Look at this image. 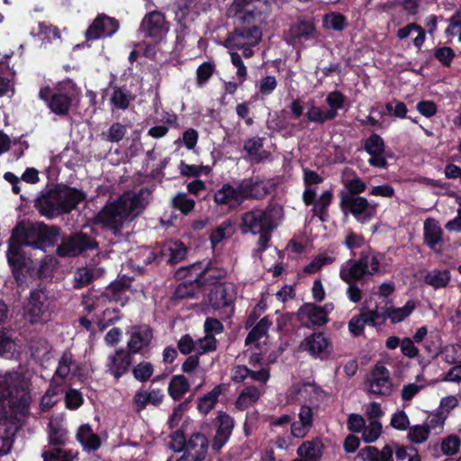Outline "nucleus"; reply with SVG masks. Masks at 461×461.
Here are the masks:
<instances>
[{
  "instance_id": "obj_1",
  "label": "nucleus",
  "mask_w": 461,
  "mask_h": 461,
  "mask_svg": "<svg viewBox=\"0 0 461 461\" xmlns=\"http://www.w3.org/2000/svg\"><path fill=\"white\" fill-rule=\"evenodd\" d=\"M30 379L17 372L0 375V456L10 452L18 422L27 413Z\"/></svg>"
},
{
  "instance_id": "obj_2",
  "label": "nucleus",
  "mask_w": 461,
  "mask_h": 461,
  "mask_svg": "<svg viewBox=\"0 0 461 461\" xmlns=\"http://www.w3.org/2000/svg\"><path fill=\"white\" fill-rule=\"evenodd\" d=\"M149 194L140 190L139 193L126 192L116 201L107 203L95 216V222L103 224L117 233L126 222L138 216L149 203Z\"/></svg>"
},
{
  "instance_id": "obj_3",
  "label": "nucleus",
  "mask_w": 461,
  "mask_h": 461,
  "mask_svg": "<svg viewBox=\"0 0 461 461\" xmlns=\"http://www.w3.org/2000/svg\"><path fill=\"white\" fill-rule=\"evenodd\" d=\"M272 11L270 0H233L227 15L242 23H266Z\"/></svg>"
},
{
  "instance_id": "obj_4",
  "label": "nucleus",
  "mask_w": 461,
  "mask_h": 461,
  "mask_svg": "<svg viewBox=\"0 0 461 461\" xmlns=\"http://www.w3.org/2000/svg\"><path fill=\"white\" fill-rule=\"evenodd\" d=\"M323 178L316 172L310 169H303V182L305 189L303 194V200L306 205H312V211L321 221H325L326 211L333 197L331 190H326L317 198V191L313 186L321 184Z\"/></svg>"
},
{
  "instance_id": "obj_5",
  "label": "nucleus",
  "mask_w": 461,
  "mask_h": 461,
  "mask_svg": "<svg viewBox=\"0 0 461 461\" xmlns=\"http://www.w3.org/2000/svg\"><path fill=\"white\" fill-rule=\"evenodd\" d=\"M77 95V86L71 80L59 83L54 92L50 87L41 88L39 92L40 98L47 102L49 108L59 115L68 113L72 100Z\"/></svg>"
},
{
  "instance_id": "obj_6",
  "label": "nucleus",
  "mask_w": 461,
  "mask_h": 461,
  "mask_svg": "<svg viewBox=\"0 0 461 461\" xmlns=\"http://www.w3.org/2000/svg\"><path fill=\"white\" fill-rule=\"evenodd\" d=\"M339 205L344 214H352L362 224L372 221L377 212L375 203L358 195L341 194Z\"/></svg>"
},
{
  "instance_id": "obj_7",
  "label": "nucleus",
  "mask_w": 461,
  "mask_h": 461,
  "mask_svg": "<svg viewBox=\"0 0 461 461\" xmlns=\"http://www.w3.org/2000/svg\"><path fill=\"white\" fill-rule=\"evenodd\" d=\"M30 245L27 240L26 227L23 223L17 224L9 240V248L6 252L8 264L17 279L19 278V271L25 266V257L22 249L23 247Z\"/></svg>"
},
{
  "instance_id": "obj_8",
  "label": "nucleus",
  "mask_w": 461,
  "mask_h": 461,
  "mask_svg": "<svg viewBox=\"0 0 461 461\" xmlns=\"http://www.w3.org/2000/svg\"><path fill=\"white\" fill-rule=\"evenodd\" d=\"M325 392L315 383L305 382L294 384L286 393L289 403H316L323 400Z\"/></svg>"
},
{
  "instance_id": "obj_9",
  "label": "nucleus",
  "mask_w": 461,
  "mask_h": 461,
  "mask_svg": "<svg viewBox=\"0 0 461 461\" xmlns=\"http://www.w3.org/2000/svg\"><path fill=\"white\" fill-rule=\"evenodd\" d=\"M249 181H243L240 185H223L214 194V201L218 204L234 207L240 204L246 197L251 196Z\"/></svg>"
},
{
  "instance_id": "obj_10",
  "label": "nucleus",
  "mask_w": 461,
  "mask_h": 461,
  "mask_svg": "<svg viewBox=\"0 0 461 461\" xmlns=\"http://www.w3.org/2000/svg\"><path fill=\"white\" fill-rule=\"evenodd\" d=\"M125 292V286L120 283L112 284L105 289L104 293L91 292L83 297L82 303L85 309L91 312L102 308L107 302L120 301Z\"/></svg>"
},
{
  "instance_id": "obj_11",
  "label": "nucleus",
  "mask_w": 461,
  "mask_h": 461,
  "mask_svg": "<svg viewBox=\"0 0 461 461\" xmlns=\"http://www.w3.org/2000/svg\"><path fill=\"white\" fill-rule=\"evenodd\" d=\"M169 23L165 15L158 11L147 14L140 23V31L145 36L156 41H162L169 32Z\"/></svg>"
},
{
  "instance_id": "obj_12",
  "label": "nucleus",
  "mask_w": 461,
  "mask_h": 461,
  "mask_svg": "<svg viewBox=\"0 0 461 461\" xmlns=\"http://www.w3.org/2000/svg\"><path fill=\"white\" fill-rule=\"evenodd\" d=\"M178 278L194 277V281L198 285L214 284V282L225 276L224 270H219L213 267L204 269L201 263L193 264L187 267L180 268L176 271Z\"/></svg>"
},
{
  "instance_id": "obj_13",
  "label": "nucleus",
  "mask_w": 461,
  "mask_h": 461,
  "mask_svg": "<svg viewBox=\"0 0 461 461\" xmlns=\"http://www.w3.org/2000/svg\"><path fill=\"white\" fill-rule=\"evenodd\" d=\"M97 243L84 233H77L69 238L64 239L58 247L57 252L61 257H76L80 253L94 249Z\"/></svg>"
},
{
  "instance_id": "obj_14",
  "label": "nucleus",
  "mask_w": 461,
  "mask_h": 461,
  "mask_svg": "<svg viewBox=\"0 0 461 461\" xmlns=\"http://www.w3.org/2000/svg\"><path fill=\"white\" fill-rule=\"evenodd\" d=\"M47 296L42 291H33L24 309L25 317L32 323L46 321L50 318Z\"/></svg>"
},
{
  "instance_id": "obj_15",
  "label": "nucleus",
  "mask_w": 461,
  "mask_h": 461,
  "mask_svg": "<svg viewBox=\"0 0 461 461\" xmlns=\"http://www.w3.org/2000/svg\"><path fill=\"white\" fill-rule=\"evenodd\" d=\"M300 348L315 358L324 359L331 352V343L324 333L314 332L304 338Z\"/></svg>"
},
{
  "instance_id": "obj_16",
  "label": "nucleus",
  "mask_w": 461,
  "mask_h": 461,
  "mask_svg": "<svg viewBox=\"0 0 461 461\" xmlns=\"http://www.w3.org/2000/svg\"><path fill=\"white\" fill-rule=\"evenodd\" d=\"M392 386L389 370L383 365H376L367 379L368 392L376 395H390Z\"/></svg>"
},
{
  "instance_id": "obj_17",
  "label": "nucleus",
  "mask_w": 461,
  "mask_h": 461,
  "mask_svg": "<svg viewBox=\"0 0 461 461\" xmlns=\"http://www.w3.org/2000/svg\"><path fill=\"white\" fill-rule=\"evenodd\" d=\"M274 228L275 225L270 215L262 210L248 212L242 217V230L244 232L257 234Z\"/></svg>"
},
{
  "instance_id": "obj_18",
  "label": "nucleus",
  "mask_w": 461,
  "mask_h": 461,
  "mask_svg": "<svg viewBox=\"0 0 461 461\" xmlns=\"http://www.w3.org/2000/svg\"><path fill=\"white\" fill-rule=\"evenodd\" d=\"M208 445L204 435L193 434L186 441L184 454L176 461H203L207 455Z\"/></svg>"
},
{
  "instance_id": "obj_19",
  "label": "nucleus",
  "mask_w": 461,
  "mask_h": 461,
  "mask_svg": "<svg viewBox=\"0 0 461 461\" xmlns=\"http://www.w3.org/2000/svg\"><path fill=\"white\" fill-rule=\"evenodd\" d=\"M127 335V347L131 354L141 352L153 339L152 330L148 325L132 326L128 330Z\"/></svg>"
},
{
  "instance_id": "obj_20",
  "label": "nucleus",
  "mask_w": 461,
  "mask_h": 461,
  "mask_svg": "<svg viewBox=\"0 0 461 461\" xmlns=\"http://www.w3.org/2000/svg\"><path fill=\"white\" fill-rule=\"evenodd\" d=\"M235 294V286L232 283H220L211 290L208 294V301L215 310L230 307L234 300Z\"/></svg>"
},
{
  "instance_id": "obj_21",
  "label": "nucleus",
  "mask_w": 461,
  "mask_h": 461,
  "mask_svg": "<svg viewBox=\"0 0 461 461\" xmlns=\"http://www.w3.org/2000/svg\"><path fill=\"white\" fill-rule=\"evenodd\" d=\"M365 149L370 155L368 163L371 166L379 168L387 167L385 145L382 137L375 133L370 135L365 141Z\"/></svg>"
},
{
  "instance_id": "obj_22",
  "label": "nucleus",
  "mask_w": 461,
  "mask_h": 461,
  "mask_svg": "<svg viewBox=\"0 0 461 461\" xmlns=\"http://www.w3.org/2000/svg\"><path fill=\"white\" fill-rule=\"evenodd\" d=\"M119 28L118 23L104 15L97 16L86 32L87 41L98 40L102 37H111Z\"/></svg>"
},
{
  "instance_id": "obj_23",
  "label": "nucleus",
  "mask_w": 461,
  "mask_h": 461,
  "mask_svg": "<svg viewBox=\"0 0 461 461\" xmlns=\"http://www.w3.org/2000/svg\"><path fill=\"white\" fill-rule=\"evenodd\" d=\"M61 198L58 187L43 194L36 200L35 206L39 212L47 217H54L63 213Z\"/></svg>"
},
{
  "instance_id": "obj_24",
  "label": "nucleus",
  "mask_w": 461,
  "mask_h": 461,
  "mask_svg": "<svg viewBox=\"0 0 461 461\" xmlns=\"http://www.w3.org/2000/svg\"><path fill=\"white\" fill-rule=\"evenodd\" d=\"M132 357L130 352L121 348L107 357V371L116 379L125 375L131 365Z\"/></svg>"
},
{
  "instance_id": "obj_25",
  "label": "nucleus",
  "mask_w": 461,
  "mask_h": 461,
  "mask_svg": "<svg viewBox=\"0 0 461 461\" xmlns=\"http://www.w3.org/2000/svg\"><path fill=\"white\" fill-rule=\"evenodd\" d=\"M313 425L312 409L305 404L302 405L298 413V420L291 424V435L295 438H303L310 432Z\"/></svg>"
},
{
  "instance_id": "obj_26",
  "label": "nucleus",
  "mask_w": 461,
  "mask_h": 461,
  "mask_svg": "<svg viewBox=\"0 0 461 461\" xmlns=\"http://www.w3.org/2000/svg\"><path fill=\"white\" fill-rule=\"evenodd\" d=\"M218 428L212 441V448L221 449L229 440L234 428L233 419L226 412L220 411L217 416Z\"/></svg>"
},
{
  "instance_id": "obj_27",
  "label": "nucleus",
  "mask_w": 461,
  "mask_h": 461,
  "mask_svg": "<svg viewBox=\"0 0 461 461\" xmlns=\"http://www.w3.org/2000/svg\"><path fill=\"white\" fill-rule=\"evenodd\" d=\"M175 14L176 21L183 26H187L199 14L197 0H179Z\"/></svg>"
},
{
  "instance_id": "obj_28",
  "label": "nucleus",
  "mask_w": 461,
  "mask_h": 461,
  "mask_svg": "<svg viewBox=\"0 0 461 461\" xmlns=\"http://www.w3.org/2000/svg\"><path fill=\"white\" fill-rule=\"evenodd\" d=\"M300 321L306 326H321L327 322L325 312L321 310L320 306L312 303H307L302 306L298 312Z\"/></svg>"
},
{
  "instance_id": "obj_29",
  "label": "nucleus",
  "mask_w": 461,
  "mask_h": 461,
  "mask_svg": "<svg viewBox=\"0 0 461 461\" xmlns=\"http://www.w3.org/2000/svg\"><path fill=\"white\" fill-rule=\"evenodd\" d=\"M362 264L366 268V275H373L375 273H385L389 270L391 264L387 262L385 257L379 253L370 252L363 255L361 258Z\"/></svg>"
},
{
  "instance_id": "obj_30",
  "label": "nucleus",
  "mask_w": 461,
  "mask_h": 461,
  "mask_svg": "<svg viewBox=\"0 0 461 461\" xmlns=\"http://www.w3.org/2000/svg\"><path fill=\"white\" fill-rule=\"evenodd\" d=\"M316 36L315 27L312 23L301 22L292 26L288 32V41L295 44L299 41H308Z\"/></svg>"
},
{
  "instance_id": "obj_31",
  "label": "nucleus",
  "mask_w": 461,
  "mask_h": 461,
  "mask_svg": "<svg viewBox=\"0 0 461 461\" xmlns=\"http://www.w3.org/2000/svg\"><path fill=\"white\" fill-rule=\"evenodd\" d=\"M323 443L321 438L304 441L298 448V456H303L304 461H320L322 456Z\"/></svg>"
},
{
  "instance_id": "obj_32",
  "label": "nucleus",
  "mask_w": 461,
  "mask_h": 461,
  "mask_svg": "<svg viewBox=\"0 0 461 461\" xmlns=\"http://www.w3.org/2000/svg\"><path fill=\"white\" fill-rule=\"evenodd\" d=\"M365 269L361 258L358 261L349 259L342 264L339 276L343 281L350 283L364 277L366 276Z\"/></svg>"
},
{
  "instance_id": "obj_33",
  "label": "nucleus",
  "mask_w": 461,
  "mask_h": 461,
  "mask_svg": "<svg viewBox=\"0 0 461 461\" xmlns=\"http://www.w3.org/2000/svg\"><path fill=\"white\" fill-rule=\"evenodd\" d=\"M64 212H68L82 202L86 195L82 191L68 186L58 187Z\"/></svg>"
},
{
  "instance_id": "obj_34",
  "label": "nucleus",
  "mask_w": 461,
  "mask_h": 461,
  "mask_svg": "<svg viewBox=\"0 0 461 461\" xmlns=\"http://www.w3.org/2000/svg\"><path fill=\"white\" fill-rule=\"evenodd\" d=\"M442 230L434 219H427L424 221V239L427 245L433 250H439Z\"/></svg>"
},
{
  "instance_id": "obj_35",
  "label": "nucleus",
  "mask_w": 461,
  "mask_h": 461,
  "mask_svg": "<svg viewBox=\"0 0 461 461\" xmlns=\"http://www.w3.org/2000/svg\"><path fill=\"white\" fill-rule=\"evenodd\" d=\"M341 182L348 191L347 194L357 195V194L363 193L366 188V183L357 176L354 170L350 168H346L343 170L341 175Z\"/></svg>"
},
{
  "instance_id": "obj_36",
  "label": "nucleus",
  "mask_w": 461,
  "mask_h": 461,
  "mask_svg": "<svg viewBox=\"0 0 461 461\" xmlns=\"http://www.w3.org/2000/svg\"><path fill=\"white\" fill-rule=\"evenodd\" d=\"M77 438L84 449L87 451L96 450L101 446L99 436L87 424L80 426L77 433Z\"/></svg>"
},
{
  "instance_id": "obj_37",
  "label": "nucleus",
  "mask_w": 461,
  "mask_h": 461,
  "mask_svg": "<svg viewBox=\"0 0 461 461\" xmlns=\"http://www.w3.org/2000/svg\"><path fill=\"white\" fill-rule=\"evenodd\" d=\"M14 71L9 67L7 61H0V97L5 95H13L14 93Z\"/></svg>"
},
{
  "instance_id": "obj_38",
  "label": "nucleus",
  "mask_w": 461,
  "mask_h": 461,
  "mask_svg": "<svg viewBox=\"0 0 461 461\" xmlns=\"http://www.w3.org/2000/svg\"><path fill=\"white\" fill-rule=\"evenodd\" d=\"M226 390L225 384H218L212 391L199 398L197 409L203 414H207L215 406L220 395Z\"/></svg>"
},
{
  "instance_id": "obj_39",
  "label": "nucleus",
  "mask_w": 461,
  "mask_h": 461,
  "mask_svg": "<svg viewBox=\"0 0 461 461\" xmlns=\"http://www.w3.org/2000/svg\"><path fill=\"white\" fill-rule=\"evenodd\" d=\"M185 254V247L178 241H167L161 248V256L167 258V260L171 264L181 261Z\"/></svg>"
},
{
  "instance_id": "obj_40",
  "label": "nucleus",
  "mask_w": 461,
  "mask_h": 461,
  "mask_svg": "<svg viewBox=\"0 0 461 461\" xmlns=\"http://www.w3.org/2000/svg\"><path fill=\"white\" fill-rule=\"evenodd\" d=\"M164 394L161 390L154 389L149 392L139 391L134 395V403L138 409H144L149 403L158 405L162 402Z\"/></svg>"
},
{
  "instance_id": "obj_41",
  "label": "nucleus",
  "mask_w": 461,
  "mask_h": 461,
  "mask_svg": "<svg viewBox=\"0 0 461 461\" xmlns=\"http://www.w3.org/2000/svg\"><path fill=\"white\" fill-rule=\"evenodd\" d=\"M416 307V303L412 300H409L402 307H387L384 311L385 317L393 323H399L409 317Z\"/></svg>"
},
{
  "instance_id": "obj_42",
  "label": "nucleus",
  "mask_w": 461,
  "mask_h": 461,
  "mask_svg": "<svg viewBox=\"0 0 461 461\" xmlns=\"http://www.w3.org/2000/svg\"><path fill=\"white\" fill-rule=\"evenodd\" d=\"M450 273L447 269H432L423 277L425 284L435 289L444 288L450 281Z\"/></svg>"
},
{
  "instance_id": "obj_43",
  "label": "nucleus",
  "mask_w": 461,
  "mask_h": 461,
  "mask_svg": "<svg viewBox=\"0 0 461 461\" xmlns=\"http://www.w3.org/2000/svg\"><path fill=\"white\" fill-rule=\"evenodd\" d=\"M270 322L267 318L260 320V321L252 329L246 339V344H253L257 348H260L261 343L267 342V331L269 328Z\"/></svg>"
},
{
  "instance_id": "obj_44",
  "label": "nucleus",
  "mask_w": 461,
  "mask_h": 461,
  "mask_svg": "<svg viewBox=\"0 0 461 461\" xmlns=\"http://www.w3.org/2000/svg\"><path fill=\"white\" fill-rule=\"evenodd\" d=\"M70 372H73L74 375H77L79 377L82 376L78 367L76 366L71 352L66 351L59 361L56 375L65 378L70 374Z\"/></svg>"
},
{
  "instance_id": "obj_45",
  "label": "nucleus",
  "mask_w": 461,
  "mask_h": 461,
  "mask_svg": "<svg viewBox=\"0 0 461 461\" xmlns=\"http://www.w3.org/2000/svg\"><path fill=\"white\" fill-rule=\"evenodd\" d=\"M189 387V382L184 375H174L168 384V394L176 401L180 400L188 392Z\"/></svg>"
},
{
  "instance_id": "obj_46",
  "label": "nucleus",
  "mask_w": 461,
  "mask_h": 461,
  "mask_svg": "<svg viewBox=\"0 0 461 461\" xmlns=\"http://www.w3.org/2000/svg\"><path fill=\"white\" fill-rule=\"evenodd\" d=\"M262 392L259 388L254 385L247 386L244 390L240 393L237 401L236 406L239 409H246L250 405L254 404L260 397Z\"/></svg>"
},
{
  "instance_id": "obj_47",
  "label": "nucleus",
  "mask_w": 461,
  "mask_h": 461,
  "mask_svg": "<svg viewBox=\"0 0 461 461\" xmlns=\"http://www.w3.org/2000/svg\"><path fill=\"white\" fill-rule=\"evenodd\" d=\"M132 99L133 96L129 91L118 86L113 87L110 101L113 108L125 110L128 108Z\"/></svg>"
},
{
  "instance_id": "obj_48",
  "label": "nucleus",
  "mask_w": 461,
  "mask_h": 461,
  "mask_svg": "<svg viewBox=\"0 0 461 461\" xmlns=\"http://www.w3.org/2000/svg\"><path fill=\"white\" fill-rule=\"evenodd\" d=\"M305 116L309 122L322 124L327 121L333 120V113H328L327 110H323L317 106L313 102L309 104L308 110Z\"/></svg>"
},
{
  "instance_id": "obj_49",
  "label": "nucleus",
  "mask_w": 461,
  "mask_h": 461,
  "mask_svg": "<svg viewBox=\"0 0 461 461\" xmlns=\"http://www.w3.org/2000/svg\"><path fill=\"white\" fill-rule=\"evenodd\" d=\"M259 360V357L257 354H254L250 357V365L251 368H249V378L253 381L259 382L261 384H266L270 378V371L267 366L258 367L256 363Z\"/></svg>"
},
{
  "instance_id": "obj_50",
  "label": "nucleus",
  "mask_w": 461,
  "mask_h": 461,
  "mask_svg": "<svg viewBox=\"0 0 461 461\" xmlns=\"http://www.w3.org/2000/svg\"><path fill=\"white\" fill-rule=\"evenodd\" d=\"M76 456L75 452L60 447H53L42 452L44 461H73Z\"/></svg>"
},
{
  "instance_id": "obj_51",
  "label": "nucleus",
  "mask_w": 461,
  "mask_h": 461,
  "mask_svg": "<svg viewBox=\"0 0 461 461\" xmlns=\"http://www.w3.org/2000/svg\"><path fill=\"white\" fill-rule=\"evenodd\" d=\"M322 24L326 29L341 32L347 27V20L341 14L331 12L323 16Z\"/></svg>"
},
{
  "instance_id": "obj_52",
  "label": "nucleus",
  "mask_w": 461,
  "mask_h": 461,
  "mask_svg": "<svg viewBox=\"0 0 461 461\" xmlns=\"http://www.w3.org/2000/svg\"><path fill=\"white\" fill-rule=\"evenodd\" d=\"M103 273L101 268L82 267L75 274V281L78 286L88 285L93 279L99 277Z\"/></svg>"
},
{
  "instance_id": "obj_53",
  "label": "nucleus",
  "mask_w": 461,
  "mask_h": 461,
  "mask_svg": "<svg viewBox=\"0 0 461 461\" xmlns=\"http://www.w3.org/2000/svg\"><path fill=\"white\" fill-rule=\"evenodd\" d=\"M16 352V344L12 335L5 330H0V355L5 358H12Z\"/></svg>"
},
{
  "instance_id": "obj_54",
  "label": "nucleus",
  "mask_w": 461,
  "mask_h": 461,
  "mask_svg": "<svg viewBox=\"0 0 461 461\" xmlns=\"http://www.w3.org/2000/svg\"><path fill=\"white\" fill-rule=\"evenodd\" d=\"M425 386L426 383L423 377L421 375H418L414 383L403 385L401 393L402 400L404 402L411 401Z\"/></svg>"
},
{
  "instance_id": "obj_55",
  "label": "nucleus",
  "mask_w": 461,
  "mask_h": 461,
  "mask_svg": "<svg viewBox=\"0 0 461 461\" xmlns=\"http://www.w3.org/2000/svg\"><path fill=\"white\" fill-rule=\"evenodd\" d=\"M345 102L346 96L339 91H332L328 94L326 103L329 109L327 111L333 113V119L338 115V110L343 108Z\"/></svg>"
},
{
  "instance_id": "obj_56",
  "label": "nucleus",
  "mask_w": 461,
  "mask_h": 461,
  "mask_svg": "<svg viewBox=\"0 0 461 461\" xmlns=\"http://www.w3.org/2000/svg\"><path fill=\"white\" fill-rule=\"evenodd\" d=\"M59 386L56 384H50L44 395L41 400V409L43 411H49L59 401Z\"/></svg>"
},
{
  "instance_id": "obj_57",
  "label": "nucleus",
  "mask_w": 461,
  "mask_h": 461,
  "mask_svg": "<svg viewBox=\"0 0 461 461\" xmlns=\"http://www.w3.org/2000/svg\"><path fill=\"white\" fill-rule=\"evenodd\" d=\"M232 234V226L230 221H225L216 228L211 234V243L212 247H215L224 239L230 237Z\"/></svg>"
},
{
  "instance_id": "obj_58",
  "label": "nucleus",
  "mask_w": 461,
  "mask_h": 461,
  "mask_svg": "<svg viewBox=\"0 0 461 461\" xmlns=\"http://www.w3.org/2000/svg\"><path fill=\"white\" fill-rule=\"evenodd\" d=\"M335 258L328 254H320L316 256L307 266L304 267V272L307 274H314L321 269L324 266L333 263Z\"/></svg>"
},
{
  "instance_id": "obj_59",
  "label": "nucleus",
  "mask_w": 461,
  "mask_h": 461,
  "mask_svg": "<svg viewBox=\"0 0 461 461\" xmlns=\"http://www.w3.org/2000/svg\"><path fill=\"white\" fill-rule=\"evenodd\" d=\"M460 446V438L456 435L451 434L442 439L440 448L444 455L453 456L459 451Z\"/></svg>"
},
{
  "instance_id": "obj_60",
  "label": "nucleus",
  "mask_w": 461,
  "mask_h": 461,
  "mask_svg": "<svg viewBox=\"0 0 461 461\" xmlns=\"http://www.w3.org/2000/svg\"><path fill=\"white\" fill-rule=\"evenodd\" d=\"M172 204L184 214H187L194 208L195 202L188 198L185 194L178 193L173 197Z\"/></svg>"
},
{
  "instance_id": "obj_61",
  "label": "nucleus",
  "mask_w": 461,
  "mask_h": 461,
  "mask_svg": "<svg viewBox=\"0 0 461 461\" xmlns=\"http://www.w3.org/2000/svg\"><path fill=\"white\" fill-rule=\"evenodd\" d=\"M429 435V429L424 425H414L409 429L407 438L414 444L425 442Z\"/></svg>"
},
{
  "instance_id": "obj_62",
  "label": "nucleus",
  "mask_w": 461,
  "mask_h": 461,
  "mask_svg": "<svg viewBox=\"0 0 461 461\" xmlns=\"http://www.w3.org/2000/svg\"><path fill=\"white\" fill-rule=\"evenodd\" d=\"M224 46L230 50V52L248 46L245 41V33L241 30L233 32L225 40Z\"/></svg>"
},
{
  "instance_id": "obj_63",
  "label": "nucleus",
  "mask_w": 461,
  "mask_h": 461,
  "mask_svg": "<svg viewBox=\"0 0 461 461\" xmlns=\"http://www.w3.org/2000/svg\"><path fill=\"white\" fill-rule=\"evenodd\" d=\"M382 433V425L377 420H371L366 427L363 428L362 437L366 442H375Z\"/></svg>"
},
{
  "instance_id": "obj_64",
  "label": "nucleus",
  "mask_w": 461,
  "mask_h": 461,
  "mask_svg": "<svg viewBox=\"0 0 461 461\" xmlns=\"http://www.w3.org/2000/svg\"><path fill=\"white\" fill-rule=\"evenodd\" d=\"M179 171L183 176L196 177L201 175H208L210 167L197 165H188L184 161L179 164Z\"/></svg>"
}]
</instances>
